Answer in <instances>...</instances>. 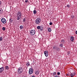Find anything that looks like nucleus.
<instances>
[{
	"mask_svg": "<svg viewBox=\"0 0 77 77\" xmlns=\"http://www.w3.org/2000/svg\"><path fill=\"white\" fill-rule=\"evenodd\" d=\"M5 29H6V28L5 27H3L2 28V30H5Z\"/></svg>",
	"mask_w": 77,
	"mask_h": 77,
	"instance_id": "25",
	"label": "nucleus"
},
{
	"mask_svg": "<svg viewBox=\"0 0 77 77\" xmlns=\"http://www.w3.org/2000/svg\"><path fill=\"white\" fill-rule=\"evenodd\" d=\"M1 26H0V27Z\"/></svg>",
	"mask_w": 77,
	"mask_h": 77,
	"instance_id": "42",
	"label": "nucleus"
},
{
	"mask_svg": "<svg viewBox=\"0 0 77 77\" xmlns=\"http://www.w3.org/2000/svg\"><path fill=\"white\" fill-rule=\"evenodd\" d=\"M66 75H67V76H68V75H68V74H66Z\"/></svg>",
	"mask_w": 77,
	"mask_h": 77,
	"instance_id": "38",
	"label": "nucleus"
},
{
	"mask_svg": "<svg viewBox=\"0 0 77 77\" xmlns=\"http://www.w3.org/2000/svg\"><path fill=\"white\" fill-rule=\"evenodd\" d=\"M75 33H76V34H77V31H76Z\"/></svg>",
	"mask_w": 77,
	"mask_h": 77,
	"instance_id": "37",
	"label": "nucleus"
},
{
	"mask_svg": "<svg viewBox=\"0 0 77 77\" xmlns=\"http://www.w3.org/2000/svg\"><path fill=\"white\" fill-rule=\"evenodd\" d=\"M23 25H20V29H23Z\"/></svg>",
	"mask_w": 77,
	"mask_h": 77,
	"instance_id": "22",
	"label": "nucleus"
},
{
	"mask_svg": "<svg viewBox=\"0 0 77 77\" xmlns=\"http://www.w3.org/2000/svg\"><path fill=\"white\" fill-rule=\"evenodd\" d=\"M44 54H45V56L47 57L48 55V51H44Z\"/></svg>",
	"mask_w": 77,
	"mask_h": 77,
	"instance_id": "7",
	"label": "nucleus"
},
{
	"mask_svg": "<svg viewBox=\"0 0 77 77\" xmlns=\"http://www.w3.org/2000/svg\"><path fill=\"white\" fill-rule=\"evenodd\" d=\"M26 65L27 66H29L30 65V63L29 62H26Z\"/></svg>",
	"mask_w": 77,
	"mask_h": 77,
	"instance_id": "12",
	"label": "nucleus"
},
{
	"mask_svg": "<svg viewBox=\"0 0 77 77\" xmlns=\"http://www.w3.org/2000/svg\"><path fill=\"white\" fill-rule=\"evenodd\" d=\"M39 73V70H37V71L36 72V73H35V74H37V75H38Z\"/></svg>",
	"mask_w": 77,
	"mask_h": 77,
	"instance_id": "14",
	"label": "nucleus"
},
{
	"mask_svg": "<svg viewBox=\"0 0 77 77\" xmlns=\"http://www.w3.org/2000/svg\"><path fill=\"white\" fill-rule=\"evenodd\" d=\"M25 2L26 3H27V2H28V0H25Z\"/></svg>",
	"mask_w": 77,
	"mask_h": 77,
	"instance_id": "33",
	"label": "nucleus"
},
{
	"mask_svg": "<svg viewBox=\"0 0 77 77\" xmlns=\"http://www.w3.org/2000/svg\"><path fill=\"white\" fill-rule=\"evenodd\" d=\"M26 21V18H24L23 19V22H25Z\"/></svg>",
	"mask_w": 77,
	"mask_h": 77,
	"instance_id": "24",
	"label": "nucleus"
},
{
	"mask_svg": "<svg viewBox=\"0 0 77 77\" xmlns=\"http://www.w3.org/2000/svg\"><path fill=\"white\" fill-rule=\"evenodd\" d=\"M74 15H72L71 17V18H72V19H74Z\"/></svg>",
	"mask_w": 77,
	"mask_h": 77,
	"instance_id": "26",
	"label": "nucleus"
},
{
	"mask_svg": "<svg viewBox=\"0 0 77 77\" xmlns=\"http://www.w3.org/2000/svg\"><path fill=\"white\" fill-rule=\"evenodd\" d=\"M17 14H18V15H19V16H20L19 17L20 19V18L22 15V14H21V12H20V11H18L17 12Z\"/></svg>",
	"mask_w": 77,
	"mask_h": 77,
	"instance_id": "8",
	"label": "nucleus"
},
{
	"mask_svg": "<svg viewBox=\"0 0 77 77\" xmlns=\"http://www.w3.org/2000/svg\"><path fill=\"white\" fill-rule=\"evenodd\" d=\"M26 77V76H23V77Z\"/></svg>",
	"mask_w": 77,
	"mask_h": 77,
	"instance_id": "40",
	"label": "nucleus"
},
{
	"mask_svg": "<svg viewBox=\"0 0 77 77\" xmlns=\"http://www.w3.org/2000/svg\"><path fill=\"white\" fill-rule=\"evenodd\" d=\"M5 69H7V70H8V69H9V67L8 66H5Z\"/></svg>",
	"mask_w": 77,
	"mask_h": 77,
	"instance_id": "13",
	"label": "nucleus"
},
{
	"mask_svg": "<svg viewBox=\"0 0 77 77\" xmlns=\"http://www.w3.org/2000/svg\"><path fill=\"white\" fill-rule=\"evenodd\" d=\"M33 70L32 68H30L29 70V74L31 75L32 74L33 72Z\"/></svg>",
	"mask_w": 77,
	"mask_h": 77,
	"instance_id": "5",
	"label": "nucleus"
},
{
	"mask_svg": "<svg viewBox=\"0 0 77 77\" xmlns=\"http://www.w3.org/2000/svg\"><path fill=\"white\" fill-rule=\"evenodd\" d=\"M57 74L58 75H60V72H58V73H57Z\"/></svg>",
	"mask_w": 77,
	"mask_h": 77,
	"instance_id": "30",
	"label": "nucleus"
},
{
	"mask_svg": "<svg viewBox=\"0 0 77 77\" xmlns=\"http://www.w3.org/2000/svg\"><path fill=\"white\" fill-rule=\"evenodd\" d=\"M37 28V29H40L41 27L40 26H38Z\"/></svg>",
	"mask_w": 77,
	"mask_h": 77,
	"instance_id": "23",
	"label": "nucleus"
},
{
	"mask_svg": "<svg viewBox=\"0 0 77 77\" xmlns=\"http://www.w3.org/2000/svg\"><path fill=\"white\" fill-rule=\"evenodd\" d=\"M63 44L62 43L61 44H60V46L61 48H63Z\"/></svg>",
	"mask_w": 77,
	"mask_h": 77,
	"instance_id": "16",
	"label": "nucleus"
},
{
	"mask_svg": "<svg viewBox=\"0 0 77 77\" xmlns=\"http://www.w3.org/2000/svg\"><path fill=\"white\" fill-rule=\"evenodd\" d=\"M41 19L40 18H37L35 21V23L36 24H39L40 23Z\"/></svg>",
	"mask_w": 77,
	"mask_h": 77,
	"instance_id": "1",
	"label": "nucleus"
},
{
	"mask_svg": "<svg viewBox=\"0 0 77 77\" xmlns=\"http://www.w3.org/2000/svg\"><path fill=\"white\" fill-rule=\"evenodd\" d=\"M32 77H35V76H32Z\"/></svg>",
	"mask_w": 77,
	"mask_h": 77,
	"instance_id": "39",
	"label": "nucleus"
},
{
	"mask_svg": "<svg viewBox=\"0 0 77 77\" xmlns=\"http://www.w3.org/2000/svg\"><path fill=\"white\" fill-rule=\"evenodd\" d=\"M54 77H59V76H55Z\"/></svg>",
	"mask_w": 77,
	"mask_h": 77,
	"instance_id": "36",
	"label": "nucleus"
},
{
	"mask_svg": "<svg viewBox=\"0 0 77 77\" xmlns=\"http://www.w3.org/2000/svg\"><path fill=\"white\" fill-rule=\"evenodd\" d=\"M43 29V28H40V31H42Z\"/></svg>",
	"mask_w": 77,
	"mask_h": 77,
	"instance_id": "29",
	"label": "nucleus"
},
{
	"mask_svg": "<svg viewBox=\"0 0 77 77\" xmlns=\"http://www.w3.org/2000/svg\"><path fill=\"white\" fill-rule=\"evenodd\" d=\"M9 21H10V19H9Z\"/></svg>",
	"mask_w": 77,
	"mask_h": 77,
	"instance_id": "41",
	"label": "nucleus"
},
{
	"mask_svg": "<svg viewBox=\"0 0 77 77\" xmlns=\"http://www.w3.org/2000/svg\"><path fill=\"white\" fill-rule=\"evenodd\" d=\"M2 5V1H0V6Z\"/></svg>",
	"mask_w": 77,
	"mask_h": 77,
	"instance_id": "32",
	"label": "nucleus"
},
{
	"mask_svg": "<svg viewBox=\"0 0 77 77\" xmlns=\"http://www.w3.org/2000/svg\"><path fill=\"white\" fill-rule=\"evenodd\" d=\"M30 35H34L35 33V30L34 29H31V30H30Z\"/></svg>",
	"mask_w": 77,
	"mask_h": 77,
	"instance_id": "4",
	"label": "nucleus"
},
{
	"mask_svg": "<svg viewBox=\"0 0 77 77\" xmlns=\"http://www.w3.org/2000/svg\"><path fill=\"white\" fill-rule=\"evenodd\" d=\"M66 7H68V8H70V6L69 5V4H67V6Z\"/></svg>",
	"mask_w": 77,
	"mask_h": 77,
	"instance_id": "20",
	"label": "nucleus"
},
{
	"mask_svg": "<svg viewBox=\"0 0 77 77\" xmlns=\"http://www.w3.org/2000/svg\"><path fill=\"white\" fill-rule=\"evenodd\" d=\"M74 39V38L73 36H71V37L70 38V39H71V41H72V42H73Z\"/></svg>",
	"mask_w": 77,
	"mask_h": 77,
	"instance_id": "11",
	"label": "nucleus"
},
{
	"mask_svg": "<svg viewBox=\"0 0 77 77\" xmlns=\"http://www.w3.org/2000/svg\"><path fill=\"white\" fill-rule=\"evenodd\" d=\"M49 24L50 25H51L53 24V23H51H51H49Z\"/></svg>",
	"mask_w": 77,
	"mask_h": 77,
	"instance_id": "31",
	"label": "nucleus"
},
{
	"mask_svg": "<svg viewBox=\"0 0 77 77\" xmlns=\"http://www.w3.org/2000/svg\"><path fill=\"white\" fill-rule=\"evenodd\" d=\"M4 68L3 67H1L0 68V73L2 72H3V71H4Z\"/></svg>",
	"mask_w": 77,
	"mask_h": 77,
	"instance_id": "9",
	"label": "nucleus"
},
{
	"mask_svg": "<svg viewBox=\"0 0 77 77\" xmlns=\"http://www.w3.org/2000/svg\"><path fill=\"white\" fill-rule=\"evenodd\" d=\"M16 18L17 19V20H20V16L18 14H17V15L16 16Z\"/></svg>",
	"mask_w": 77,
	"mask_h": 77,
	"instance_id": "10",
	"label": "nucleus"
},
{
	"mask_svg": "<svg viewBox=\"0 0 77 77\" xmlns=\"http://www.w3.org/2000/svg\"><path fill=\"white\" fill-rule=\"evenodd\" d=\"M37 11L36 10H34L33 11V13L34 14H36Z\"/></svg>",
	"mask_w": 77,
	"mask_h": 77,
	"instance_id": "21",
	"label": "nucleus"
},
{
	"mask_svg": "<svg viewBox=\"0 0 77 77\" xmlns=\"http://www.w3.org/2000/svg\"><path fill=\"white\" fill-rule=\"evenodd\" d=\"M23 71V69L22 67H19V68H18V73L19 74H21V73Z\"/></svg>",
	"mask_w": 77,
	"mask_h": 77,
	"instance_id": "3",
	"label": "nucleus"
},
{
	"mask_svg": "<svg viewBox=\"0 0 77 77\" xmlns=\"http://www.w3.org/2000/svg\"><path fill=\"white\" fill-rule=\"evenodd\" d=\"M3 37H0V41H2V40H3Z\"/></svg>",
	"mask_w": 77,
	"mask_h": 77,
	"instance_id": "19",
	"label": "nucleus"
},
{
	"mask_svg": "<svg viewBox=\"0 0 77 77\" xmlns=\"http://www.w3.org/2000/svg\"><path fill=\"white\" fill-rule=\"evenodd\" d=\"M75 74H76L75 73L73 72V73H72L71 75H73V77H74V75H75Z\"/></svg>",
	"mask_w": 77,
	"mask_h": 77,
	"instance_id": "17",
	"label": "nucleus"
},
{
	"mask_svg": "<svg viewBox=\"0 0 77 77\" xmlns=\"http://www.w3.org/2000/svg\"><path fill=\"white\" fill-rule=\"evenodd\" d=\"M72 73H71L70 74V76H71V77H73V75H72Z\"/></svg>",
	"mask_w": 77,
	"mask_h": 77,
	"instance_id": "34",
	"label": "nucleus"
},
{
	"mask_svg": "<svg viewBox=\"0 0 77 77\" xmlns=\"http://www.w3.org/2000/svg\"><path fill=\"white\" fill-rule=\"evenodd\" d=\"M3 12V10L2 9H0V14H2V13Z\"/></svg>",
	"mask_w": 77,
	"mask_h": 77,
	"instance_id": "18",
	"label": "nucleus"
},
{
	"mask_svg": "<svg viewBox=\"0 0 77 77\" xmlns=\"http://www.w3.org/2000/svg\"><path fill=\"white\" fill-rule=\"evenodd\" d=\"M61 42H62L63 43V42H64V39H62V40H61Z\"/></svg>",
	"mask_w": 77,
	"mask_h": 77,
	"instance_id": "27",
	"label": "nucleus"
},
{
	"mask_svg": "<svg viewBox=\"0 0 77 77\" xmlns=\"http://www.w3.org/2000/svg\"><path fill=\"white\" fill-rule=\"evenodd\" d=\"M13 22V21H11V20L10 19V23H12Z\"/></svg>",
	"mask_w": 77,
	"mask_h": 77,
	"instance_id": "35",
	"label": "nucleus"
},
{
	"mask_svg": "<svg viewBox=\"0 0 77 77\" xmlns=\"http://www.w3.org/2000/svg\"><path fill=\"white\" fill-rule=\"evenodd\" d=\"M51 31H52V29H51V28H48V32H51Z\"/></svg>",
	"mask_w": 77,
	"mask_h": 77,
	"instance_id": "15",
	"label": "nucleus"
},
{
	"mask_svg": "<svg viewBox=\"0 0 77 77\" xmlns=\"http://www.w3.org/2000/svg\"><path fill=\"white\" fill-rule=\"evenodd\" d=\"M1 21L2 23H3V24H5V23H6V19L4 18H2L1 19Z\"/></svg>",
	"mask_w": 77,
	"mask_h": 77,
	"instance_id": "6",
	"label": "nucleus"
},
{
	"mask_svg": "<svg viewBox=\"0 0 77 77\" xmlns=\"http://www.w3.org/2000/svg\"><path fill=\"white\" fill-rule=\"evenodd\" d=\"M56 72H54V73H53L54 75H56Z\"/></svg>",
	"mask_w": 77,
	"mask_h": 77,
	"instance_id": "28",
	"label": "nucleus"
},
{
	"mask_svg": "<svg viewBox=\"0 0 77 77\" xmlns=\"http://www.w3.org/2000/svg\"><path fill=\"white\" fill-rule=\"evenodd\" d=\"M53 49L56 50L57 51H60V48L57 47V46L55 45L53 46Z\"/></svg>",
	"mask_w": 77,
	"mask_h": 77,
	"instance_id": "2",
	"label": "nucleus"
}]
</instances>
